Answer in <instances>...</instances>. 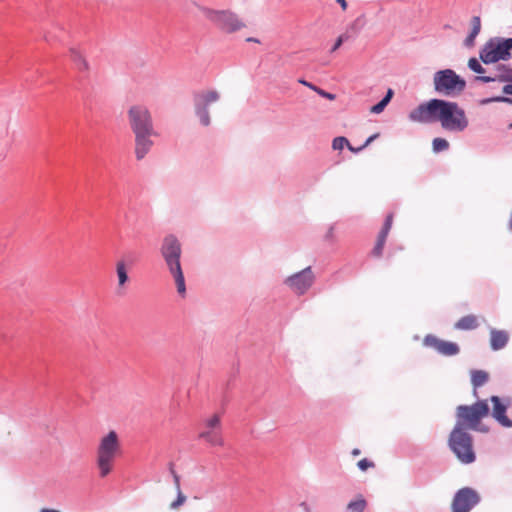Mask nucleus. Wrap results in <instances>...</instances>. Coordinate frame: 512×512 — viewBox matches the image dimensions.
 <instances>
[{"label": "nucleus", "instance_id": "obj_1", "mask_svg": "<svg viewBox=\"0 0 512 512\" xmlns=\"http://www.w3.org/2000/svg\"><path fill=\"white\" fill-rule=\"evenodd\" d=\"M409 119L419 123L439 122L441 127L450 132H461L468 126V119L456 102L431 99L420 104L409 114Z\"/></svg>", "mask_w": 512, "mask_h": 512}, {"label": "nucleus", "instance_id": "obj_2", "mask_svg": "<svg viewBox=\"0 0 512 512\" xmlns=\"http://www.w3.org/2000/svg\"><path fill=\"white\" fill-rule=\"evenodd\" d=\"M489 406L486 401H478L472 405H459L456 408V424L454 428L467 431L475 430L488 432V428L481 424L483 418L489 414Z\"/></svg>", "mask_w": 512, "mask_h": 512}, {"label": "nucleus", "instance_id": "obj_3", "mask_svg": "<svg viewBox=\"0 0 512 512\" xmlns=\"http://www.w3.org/2000/svg\"><path fill=\"white\" fill-rule=\"evenodd\" d=\"M161 254L174 278L178 294L181 297H185L186 285L180 264L181 246L174 236L170 235L164 238L163 245L161 247Z\"/></svg>", "mask_w": 512, "mask_h": 512}, {"label": "nucleus", "instance_id": "obj_4", "mask_svg": "<svg viewBox=\"0 0 512 512\" xmlns=\"http://www.w3.org/2000/svg\"><path fill=\"white\" fill-rule=\"evenodd\" d=\"M120 453L121 444L115 431H110L101 437L96 451V464L101 478L112 472L114 461Z\"/></svg>", "mask_w": 512, "mask_h": 512}, {"label": "nucleus", "instance_id": "obj_5", "mask_svg": "<svg viewBox=\"0 0 512 512\" xmlns=\"http://www.w3.org/2000/svg\"><path fill=\"white\" fill-rule=\"evenodd\" d=\"M449 448L463 464L476 460L472 436L464 429L453 428L448 439Z\"/></svg>", "mask_w": 512, "mask_h": 512}, {"label": "nucleus", "instance_id": "obj_6", "mask_svg": "<svg viewBox=\"0 0 512 512\" xmlns=\"http://www.w3.org/2000/svg\"><path fill=\"white\" fill-rule=\"evenodd\" d=\"M433 84L437 93L447 97L460 95L466 87L465 80L452 69L437 71L433 77Z\"/></svg>", "mask_w": 512, "mask_h": 512}, {"label": "nucleus", "instance_id": "obj_7", "mask_svg": "<svg viewBox=\"0 0 512 512\" xmlns=\"http://www.w3.org/2000/svg\"><path fill=\"white\" fill-rule=\"evenodd\" d=\"M204 15L225 33H235L246 27L245 22L230 10L202 9Z\"/></svg>", "mask_w": 512, "mask_h": 512}, {"label": "nucleus", "instance_id": "obj_8", "mask_svg": "<svg viewBox=\"0 0 512 512\" xmlns=\"http://www.w3.org/2000/svg\"><path fill=\"white\" fill-rule=\"evenodd\" d=\"M512 38L490 39L480 52V59L485 64L495 63L500 60H508L511 56Z\"/></svg>", "mask_w": 512, "mask_h": 512}, {"label": "nucleus", "instance_id": "obj_9", "mask_svg": "<svg viewBox=\"0 0 512 512\" xmlns=\"http://www.w3.org/2000/svg\"><path fill=\"white\" fill-rule=\"evenodd\" d=\"M127 114L134 134L155 132L151 113L145 106L133 105L129 108Z\"/></svg>", "mask_w": 512, "mask_h": 512}, {"label": "nucleus", "instance_id": "obj_10", "mask_svg": "<svg viewBox=\"0 0 512 512\" xmlns=\"http://www.w3.org/2000/svg\"><path fill=\"white\" fill-rule=\"evenodd\" d=\"M199 438L211 446L221 447L224 445L221 432V418L218 414H213L204 421V427L199 433Z\"/></svg>", "mask_w": 512, "mask_h": 512}, {"label": "nucleus", "instance_id": "obj_11", "mask_svg": "<svg viewBox=\"0 0 512 512\" xmlns=\"http://www.w3.org/2000/svg\"><path fill=\"white\" fill-rule=\"evenodd\" d=\"M219 100V93L215 90L200 92L195 95V112L204 126L210 124L208 107Z\"/></svg>", "mask_w": 512, "mask_h": 512}, {"label": "nucleus", "instance_id": "obj_12", "mask_svg": "<svg viewBox=\"0 0 512 512\" xmlns=\"http://www.w3.org/2000/svg\"><path fill=\"white\" fill-rule=\"evenodd\" d=\"M311 267H306L285 279V284L297 295L305 294L314 283Z\"/></svg>", "mask_w": 512, "mask_h": 512}, {"label": "nucleus", "instance_id": "obj_13", "mask_svg": "<svg viewBox=\"0 0 512 512\" xmlns=\"http://www.w3.org/2000/svg\"><path fill=\"white\" fill-rule=\"evenodd\" d=\"M480 500L478 493L468 487L460 489L452 502L453 512H469Z\"/></svg>", "mask_w": 512, "mask_h": 512}, {"label": "nucleus", "instance_id": "obj_14", "mask_svg": "<svg viewBox=\"0 0 512 512\" xmlns=\"http://www.w3.org/2000/svg\"><path fill=\"white\" fill-rule=\"evenodd\" d=\"M423 344L435 349L438 353L444 356H454L460 351L459 346L456 343L441 340L432 334L425 336Z\"/></svg>", "mask_w": 512, "mask_h": 512}, {"label": "nucleus", "instance_id": "obj_15", "mask_svg": "<svg viewBox=\"0 0 512 512\" xmlns=\"http://www.w3.org/2000/svg\"><path fill=\"white\" fill-rule=\"evenodd\" d=\"M135 135V156L137 160H142L150 151L153 146L151 136L156 135L153 133H137Z\"/></svg>", "mask_w": 512, "mask_h": 512}, {"label": "nucleus", "instance_id": "obj_16", "mask_svg": "<svg viewBox=\"0 0 512 512\" xmlns=\"http://www.w3.org/2000/svg\"><path fill=\"white\" fill-rule=\"evenodd\" d=\"M490 400L493 404L492 416L503 427L511 428L512 420L506 416L507 406L501 402V399L498 396H492Z\"/></svg>", "mask_w": 512, "mask_h": 512}, {"label": "nucleus", "instance_id": "obj_17", "mask_svg": "<svg viewBox=\"0 0 512 512\" xmlns=\"http://www.w3.org/2000/svg\"><path fill=\"white\" fill-rule=\"evenodd\" d=\"M476 79L485 83L494 81L512 82V68L506 65H498L494 76H478Z\"/></svg>", "mask_w": 512, "mask_h": 512}, {"label": "nucleus", "instance_id": "obj_18", "mask_svg": "<svg viewBox=\"0 0 512 512\" xmlns=\"http://www.w3.org/2000/svg\"><path fill=\"white\" fill-rule=\"evenodd\" d=\"M392 223H393V215L392 214H389L387 215L386 217V220H385V223L383 225V228L381 229L379 235H378V239H377V242H376V245L375 247L373 248V255L375 257H380L382 255V251H383V248H384V245H385V242H386V238L389 234V231L391 229V226H392Z\"/></svg>", "mask_w": 512, "mask_h": 512}, {"label": "nucleus", "instance_id": "obj_19", "mask_svg": "<svg viewBox=\"0 0 512 512\" xmlns=\"http://www.w3.org/2000/svg\"><path fill=\"white\" fill-rule=\"evenodd\" d=\"M509 340V335L506 331L492 329L490 331V345L493 350H500L504 348Z\"/></svg>", "mask_w": 512, "mask_h": 512}, {"label": "nucleus", "instance_id": "obj_20", "mask_svg": "<svg viewBox=\"0 0 512 512\" xmlns=\"http://www.w3.org/2000/svg\"><path fill=\"white\" fill-rule=\"evenodd\" d=\"M478 326V318L472 314L461 317L454 325V327L458 330H473Z\"/></svg>", "mask_w": 512, "mask_h": 512}, {"label": "nucleus", "instance_id": "obj_21", "mask_svg": "<svg viewBox=\"0 0 512 512\" xmlns=\"http://www.w3.org/2000/svg\"><path fill=\"white\" fill-rule=\"evenodd\" d=\"M69 54H70V58L71 60L73 61V63L75 64L76 68L81 71V72H87L89 70V64L87 62V60L85 59V57L83 56V54L75 49V48H71L69 50Z\"/></svg>", "mask_w": 512, "mask_h": 512}, {"label": "nucleus", "instance_id": "obj_22", "mask_svg": "<svg viewBox=\"0 0 512 512\" xmlns=\"http://www.w3.org/2000/svg\"><path fill=\"white\" fill-rule=\"evenodd\" d=\"M116 274L118 278V287L124 288L126 283L128 282V271L127 265L123 259L118 260L116 262Z\"/></svg>", "mask_w": 512, "mask_h": 512}, {"label": "nucleus", "instance_id": "obj_23", "mask_svg": "<svg viewBox=\"0 0 512 512\" xmlns=\"http://www.w3.org/2000/svg\"><path fill=\"white\" fill-rule=\"evenodd\" d=\"M367 507V501L363 495H357L355 499L351 500L347 504V510L349 512H364Z\"/></svg>", "mask_w": 512, "mask_h": 512}, {"label": "nucleus", "instance_id": "obj_24", "mask_svg": "<svg viewBox=\"0 0 512 512\" xmlns=\"http://www.w3.org/2000/svg\"><path fill=\"white\" fill-rule=\"evenodd\" d=\"M489 379V374L483 370H474L471 372V382L476 389L484 385Z\"/></svg>", "mask_w": 512, "mask_h": 512}, {"label": "nucleus", "instance_id": "obj_25", "mask_svg": "<svg viewBox=\"0 0 512 512\" xmlns=\"http://www.w3.org/2000/svg\"><path fill=\"white\" fill-rule=\"evenodd\" d=\"M392 96H393V90L388 89L386 96L379 103L372 106L370 108V112L373 114L381 113L385 109V107L388 105V103L390 102Z\"/></svg>", "mask_w": 512, "mask_h": 512}, {"label": "nucleus", "instance_id": "obj_26", "mask_svg": "<svg viewBox=\"0 0 512 512\" xmlns=\"http://www.w3.org/2000/svg\"><path fill=\"white\" fill-rule=\"evenodd\" d=\"M433 151L438 153L444 150H447L449 147V143L444 138H435L432 143Z\"/></svg>", "mask_w": 512, "mask_h": 512}, {"label": "nucleus", "instance_id": "obj_27", "mask_svg": "<svg viewBox=\"0 0 512 512\" xmlns=\"http://www.w3.org/2000/svg\"><path fill=\"white\" fill-rule=\"evenodd\" d=\"M349 145V141L347 138L343 136H339L333 139L332 148L334 150H342L345 146Z\"/></svg>", "mask_w": 512, "mask_h": 512}, {"label": "nucleus", "instance_id": "obj_28", "mask_svg": "<svg viewBox=\"0 0 512 512\" xmlns=\"http://www.w3.org/2000/svg\"><path fill=\"white\" fill-rule=\"evenodd\" d=\"M468 67L475 73L482 74L485 72L484 68L481 66L479 61L476 58H471L468 61Z\"/></svg>", "mask_w": 512, "mask_h": 512}, {"label": "nucleus", "instance_id": "obj_29", "mask_svg": "<svg viewBox=\"0 0 512 512\" xmlns=\"http://www.w3.org/2000/svg\"><path fill=\"white\" fill-rule=\"evenodd\" d=\"M186 496L182 493L181 490L177 491V498L170 504L171 509H178L186 502Z\"/></svg>", "mask_w": 512, "mask_h": 512}, {"label": "nucleus", "instance_id": "obj_30", "mask_svg": "<svg viewBox=\"0 0 512 512\" xmlns=\"http://www.w3.org/2000/svg\"><path fill=\"white\" fill-rule=\"evenodd\" d=\"M471 34L478 35L481 30V20L479 16H474L471 20Z\"/></svg>", "mask_w": 512, "mask_h": 512}, {"label": "nucleus", "instance_id": "obj_31", "mask_svg": "<svg viewBox=\"0 0 512 512\" xmlns=\"http://www.w3.org/2000/svg\"><path fill=\"white\" fill-rule=\"evenodd\" d=\"M357 466L359 467L360 470L366 471L369 468H373L375 464L372 461L364 458L358 461Z\"/></svg>", "mask_w": 512, "mask_h": 512}, {"label": "nucleus", "instance_id": "obj_32", "mask_svg": "<svg viewBox=\"0 0 512 512\" xmlns=\"http://www.w3.org/2000/svg\"><path fill=\"white\" fill-rule=\"evenodd\" d=\"M320 96L324 97V98H327L329 100H334L335 99V95L334 94H331L329 92H326L320 88H317L316 91Z\"/></svg>", "mask_w": 512, "mask_h": 512}, {"label": "nucleus", "instance_id": "obj_33", "mask_svg": "<svg viewBox=\"0 0 512 512\" xmlns=\"http://www.w3.org/2000/svg\"><path fill=\"white\" fill-rule=\"evenodd\" d=\"M345 40V37L344 35H340L335 44L333 45V47L331 48V53L335 52L337 49H339V47L342 45V43L344 42Z\"/></svg>", "mask_w": 512, "mask_h": 512}, {"label": "nucleus", "instance_id": "obj_34", "mask_svg": "<svg viewBox=\"0 0 512 512\" xmlns=\"http://www.w3.org/2000/svg\"><path fill=\"white\" fill-rule=\"evenodd\" d=\"M172 475H173L174 485H175L176 491L181 490L180 489V477H179V475L174 470H172Z\"/></svg>", "mask_w": 512, "mask_h": 512}, {"label": "nucleus", "instance_id": "obj_35", "mask_svg": "<svg viewBox=\"0 0 512 512\" xmlns=\"http://www.w3.org/2000/svg\"><path fill=\"white\" fill-rule=\"evenodd\" d=\"M491 101H494V102H504V103H509V104L512 105V99L508 98V97H503V96L495 97Z\"/></svg>", "mask_w": 512, "mask_h": 512}, {"label": "nucleus", "instance_id": "obj_36", "mask_svg": "<svg viewBox=\"0 0 512 512\" xmlns=\"http://www.w3.org/2000/svg\"><path fill=\"white\" fill-rule=\"evenodd\" d=\"M475 38H476V35H474V34H471V33H470V34L467 36V38L465 39V44H466L467 46H472V45H474Z\"/></svg>", "mask_w": 512, "mask_h": 512}, {"label": "nucleus", "instance_id": "obj_37", "mask_svg": "<svg viewBox=\"0 0 512 512\" xmlns=\"http://www.w3.org/2000/svg\"><path fill=\"white\" fill-rule=\"evenodd\" d=\"M298 82L305 85L306 87L312 89L313 91H316V89L318 88L315 85H313L312 83L305 81L304 79H299Z\"/></svg>", "mask_w": 512, "mask_h": 512}, {"label": "nucleus", "instance_id": "obj_38", "mask_svg": "<svg viewBox=\"0 0 512 512\" xmlns=\"http://www.w3.org/2000/svg\"><path fill=\"white\" fill-rule=\"evenodd\" d=\"M379 134L376 133V134H373L372 136H370L366 141L365 143L363 144V147H367L370 143H372L376 138H378Z\"/></svg>", "mask_w": 512, "mask_h": 512}, {"label": "nucleus", "instance_id": "obj_39", "mask_svg": "<svg viewBox=\"0 0 512 512\" xmlns=\"http://www.w3.org/2000/svg\"><path fill=\"white\" fill-rule=\"evenodd\" d=\"M300 507L303 509L304 512H312V508L307 502H301Z\"/></svg>", "mask_w": 512, "mask_h": 512}, {"label": "nucleus", "instance_id": "obj_40", "mask_svg": "<svg viewBox=\"0 0 512 512\" xmlns=\"http://www.w3.org/2000/svg\"><path fill=\"white\" fill-rule=\"evenodd\" d=\"M503 92L507 95H512V84L505 85L503 87Z\"/></svg>", "mask_w": 512, "mask_h": 512}, {"label": "nucleus", "instance_id": "obj_41", "mask_svg": "<svg viewBox=\"0 0 512 512\" xmlns=\"http://www.w3.org/2000/svg\"><path fill=\"white\" fill-rule=\"evenodd\" d=\"M347 148L353 152V153H358L360 152L361 150H363L365 147H363V145L361 147H358V148H355L353 146H351L350 144L347 146Z\"/></svg>", "mask_w": 512, "mask_h": 512}, {"label": "nucleus", "instance_id": "obj_42", "mask_svg": "<svg viewBox=\"0 0 512 512\" xmlns=\"http://www.w3.org/2000/svg\"><path fill=\"white\" fill-rule=\"evenodd\" d=\"M337 2L340 4V6L343 10H346V8H347L346 0H337Z\"/></svg>", "mask_w": 512, "mask_h": 512}, {"label": "nucleus", "instance_id": "obj_43", "mask_svg": "<svg viewBox=\"0 0 512 512\" xmlns=\"http://www.w3.org/2000/svg\"><path fill=\"white\" fill-rule=\"evenodd\" d=\"M40 512H60V511L55 510V509L43 508Z\"/></svg>", "mask_w": 512, "mask_h": 512}, {"label": "nucleus", "instance_id": "obj_44", "mask_svg": "<svg viewBox=\"0 0 512 512\" xmlns=\"http://www.w3.org/2000/svg\"><path fill=\"white\" fill-rule=\"evenodd\" d=\"M360 453H361V451L358 448H355V449L352 450V455L353 456H358Z\"/></svg>", "mask_w": 512, "mask_h": 512}, {"label": "nucleus", "instance_id": "obj_45", "mask_svg": "<svg viewBox=\"0 0 512 512\" xmlns=\"http://www.w3.org/2000/svg\"><path fill=\"white\" fill-rule=\"evenodd\" d=\"M247 41H251V42H258L257 39H254V38H248Z\"/></svg>", "mask_w": 512, "mask_h": 512}]
</instances>
